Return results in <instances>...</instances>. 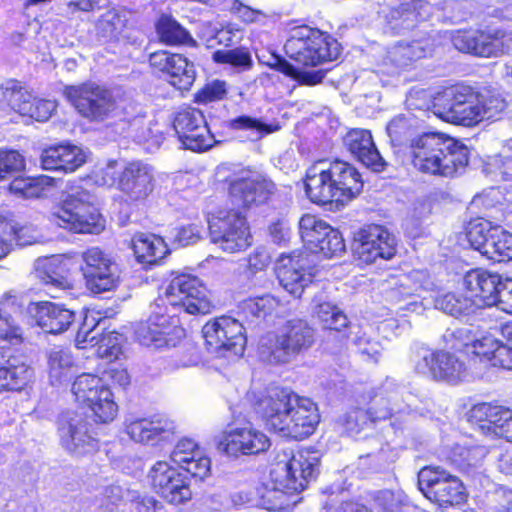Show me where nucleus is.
I'll return each instance as SVG.
<instances>
[{"instance_id":"1","label":"nucleus","mask_w":512,"mask_h":512,"mask_svg":"<svg viewBox=\"0 0 512 512\" xmlns=\"http://www.w3.org/2000/svg\"><path fill=\"white\" fill-rule=\"evenodd\" d=\"M254 410L270 429L297 440L310 436L320 422L317 405L289 388L265 389L257 396Z\"/></svg>"},{"instance_id":"2","label":"nucleus","mask_w":512,"mask_h":512,"mask_svg":"<svg viewBox=\"0 0 512 512\" xmlns=\"http://www.w3.org/2000/svg\"><path fill=\"white\" fill-rule=\"evenodd\" d=\"M320 459L315 452L300 451L272 465L269 475L255 488L259 505L267 510H284L290 497L304 490L319 472Z\"/></svg>"},{"instance_id":"3","label":"nucleus","mask_w":512,"mask_h":512,"mask_svg":"<svg viewBox=\"0 0 512 512\" xmlns=\"http://www.w3.org/2000/svg\"><path fill=\"white\" fill-rule=\"evenodd\" d=\"M506 107L507 102L499 93H476L467 86H452L437 93L432 109L443 121L471 127L498 117Z\"/></svg>"},{"instance_id":"4","label":"nucleus","mask_w":512,"mask_h":512,"mask_svg":"<svg viewBox=\"0 0 512 512\" xmlns=\"http://www.w3.org/2000/svg\"><path fill=\"white\" fill-rule=\"evenodd\" d=\"M416 169L431 175L452 177L468 164V148L440 133H425L411 143Z\"/></svg>"},{"instance_id":"5","label":"nucleus","mask_w":512,"mask_h":512,"mask_svg":"<svg viewBox=\"0 0 512 512\" xmlns=\"http://www.w3.org/2000/svg\"><path fill=\"white\" fill-rule=\"evenodd\" d=\"M314 330L300 319L288 321L277 333H268L259 343L260 358L270 364H285L309 349Z\"/></svg>"},{"instance_id":"6","label":"nucleus","mask_w":512,"mask_h":512,"mask_svg":"<svg viewBox=\"0 0 512 512\" xmlns=\"http://www.w3.org/2000/svg\"><path fill=\"white\" fill-rule=\"evenodd\" d=\"M50 221L74 233L98 234L105 227L94 197L87 191L67 195L52 209Z\"/></svg>"},{"instance_id":"7","label":"nucleus","mask_w":512,"mask_h":512,"mask_svg":"<svg viewBox=\"0 0 512 512\" xmlns=\"http://www.w3.org/2000/svg\"><path fill=\"white\" fill-rule=\"evenodd\" d=\"M284 49L290 59L304 66H317L340 55L336 40L305 25L291 29Z\"/></svg>"},{"instance_id":"8","label":"nucleus","mask_w":512,"mask_h":512,"mask_svg":"<svg viewBox=\"0 0 512 512\" xmlns=\"http://www.w3.org/2000/svg\"><path fill=\"white\" fill-rule=\"evenodd\" d=\"M413 402L414 396L404 387L390 389V383H386L385 395L376 398L368 411L360 408L352 409L339 418V423L347 432L357 433L366 424L368 418L377 421L397 414H408Z\"/></svg>"},{"instance_id":"9","label":"nucleus","mask_w":512,"mask_h":512,"mask_svg":"<svg viewBox=\"0 0 512 512\" xmlns=\"http://www.w3.org/2000/svg\"><path fill=\"white\" fill-rule=\"evenodd\" d=\"M63 94L75 110L91 122H102L119 113V103L112 91L94 82L66 86Z\"/></svg>"},{"instance_id":"10","label":"nucleus","mask_w":512,"mask_h":512,"mask_svg":"<svg viewBox=\"0 0 512 512\" xmlns=\"http://www.w3.org/2000/svg\"><path fill=\"white\" fill-rule=\"evenodd\" d=\"M72 393L79 405L87 407L95 422L109 423L114 420L118 406L109 386L98 376L83 373L72 384Z\"/></svg>"},{"instance_id":"11","label":"nucleus","mask_w":512,"mask_h":512,"mask_svg":"<svg viewBox=\"0 0 512 512\" xmlns=\"http://www.w3.org/2000/svg\"><path fill=\"white\" fill-rule=\"evenodd\" d=\"M183 308L189 314H207L212 304L207 291L197 277L181 274L174 277L165 289L163 296L158 297L154 306Z\"/></svg>"},{"instance_id":"12","label":"nucleus","mask_w":512,"mask_h":512,"mask_svg":"<svg viewBox=\"0 0 512 512\" xmlns=\"http://www.w3.org/2000/svg\"><path fill=\"white\" fill-rule=\"evenodd\" d=\"M418 487L427 499L441 507L460 505L467 497L461 480L438 466L419 471Z\"/></svg>"},{"instance_id":"13","label":"nucleus","mask_w":512,"mask_h":512,"mask_svg":"<svg viewBox=\"0 0 512 512\" xmlns=\"http://www.w3.org/2000/svg\"><path fill=\"white\" fill-rule=\"evenodd\" d=\"M211 241L228 253L245 250L251 245L246 217L238 210L219 212L208 220Z\"/></svg>"},{"instance_id":"14","label":"nucleus","mask_w":512,"mask_h":512,"mask_svg":"<svg viewBox=\"0 0 512 512\" xmlns=\"http://www.w3.org/2000/svg\"><path fill=\"white\" fill-rule=\"evenodd\" d=\"M467 239L471 247L494 262L512 260V234L489 221L478 219L469 223Z\"/></svg>"},{"instance_id":"15","label":"nucleus","mask_w":512,"mask_h":512,"mask_svg":"<svg viewBox=\"0 0 512 512\" xmlns=\"http://www.w3.org/2000/svg\"><path fill=\"white\" fill-rule=\"evenodd\" d=\"M205 345L210 353L240 356L244 353L246 336L243 325L236 319L222 316L208 321L202 328Z\"/></svg>"},{"instance_id":"16","label":"nucleus","mask_w":512,"mask_h":512,"mask_svg":"<svg viewBox=\"0 0 512 512\" xmlns=\"http://www.w3.org/2000/svg\"><path fill=\"white\" fill-rule=\"evenodd\" d=\"M80 270L93 293L115 289L120 282V268L116 261L98 247L81 253Z\"/></svg>"},{"instance_id":"17","label":"nucleus","mask_w":512,"mask_h":512,"mask_svg":"<svg viewBox=\"0 0 512 512\" xmlns=\"http://www.w3.org/2000/svg\"><path fill=\"white\" fill-rule=\"evenodd\" d=\"M353 255L362 264L390 260L396 254L395 237L381 225H368L355 233Z\"/></svg>"},{"instance_id":"18","label":"nucleus","mask_w":512,"mask_h":512,"mask_svg":"<svg viewBox=\"0 0 512 512\" xmlns=\"http://www.w3.org/2000/svg\"><path fill=\"white\" fill-rule=\"evenodd\" d=\"M60 444L68 453L80 457L98 449V439L86 417L78 412H67L59 420Z\"/></svg>"},{"instance_id":"19","label":"nucleus","mask_w":512,"mask_h":512,"mask_svg":"<svg viewBox=\"0 0 512 512\" xmlns=\"http://www.w3.org/2000/svg\"><path fill=\"white\" fill-rule=\"evenodd\" d=\"M275 271L283 289L297 298L314 277V267L309 255L297 251L281 254L276 262Z\"/></svg>"},{"instance_id":"20","label":"nucleus","mask_w":512,"mask_h":512,"mask_svg":"<svg viewBox=\"0 0 512 512\" xmlns=\"http://www.w3.org/2000/svg\"><path fill=\"white\" fill-rule=\"evenodd\" d=\"M433 287L434 283L426 270H413L407 275L393 278L386 296L395 303L406 302L399 307L400 310L420 314L425 309L423 301L419 300L421 292L432 290Z\"/></svg>"},{"instance_id":"21","label":"nucleus","mask_w":512,"mask_h":512,"mask_svg":"<svg viewBox=\"0 0 512 512\" xmlns=\"http://www.w3.org/2000/svg\"><path fill=\"white\" fill-rule=\"evenodd\" d=\"M173 127L185 149L201 152L215 143L203 113L196 108L188 107L179 111L174 118Z\"/></svg>"},{"instance_id":"22","label":"nucleus","mask_w":512,"mask_h":512,"mask_svg":"<svg viewBox=\"0 0 512 512\" xmlns=\"http://www.w3.org/2000/svg\"><path fill=\"white\" fill-rule=\"evenodd\" d=\"M0 102L20 115L40 122L47 121L57 108L55 101L34 97L16 81H8L0 87Z\"/></svg>"},{"instance_id":"23","label":"nucleus","mask_w":512,"mask_h":512,"mask_svg":"<svg viewBox=\"0 0 512 512\" xmlns=\"http://www.w3.org/2000/svg\"><path fill=\"white\" fill-rule=\"evenodd\" d=\"M152 488L171 504H182L191 499L192 492L185 474L167 461H157L148 472Z\"/></svg>"},{"instance_id":"24","label":"nucleus","mask_w":512,"mask_h":512,"mask_svg":"<svg viewBox=\"0 0 512 512\" xmlns=\"http://www.w3.org/2000/svg\"><path fill=\"white\" fill-rule=\"evenodd\" d=\"M453 45L461 52L480 57H497L512 52V34L504 31L463 33L453 38Z\"/></svg>"},{"instance_id":"25","label":"nucleus","mask_w":512,"mask_h":512,"mask_svg":"<svg viewBox=\"0 0 512 512\" xmlns=\"http://www.w3.org/2000/svg\"><path fill=\"white\" fill-rule=\"evenodd\" d=\"M417 358L415 370L419 374L447 382L460 381L465 374L464 363L451 353L421 348Z\"/></svg>"},{"instance_id":"26","label":"nucleus","mask_w":512,"mask_h":512,"mask_svg":"<svg viewBox=\"0 0 512 512\" xmlns=\"http://www.w3.org/2000/svg\"><path fill=\"white\" fill-rule=\"evenodd\" d=\"M473 273H484V271L477 269L467 272L463 278L465 294L446 293L438 296L434 301L435 308L454 317H460L487 307V301H493L491 296H486V293L468 284V277Z\"/></svg>"},{"instance_id":"27","label":"nucleus","mask_w":512,"mask_h":512,"mask_svg":"<svg viewBox=\"0 0 512 512\" xmlns=\"http://www.w3.org/2000/svg\"><path fill=\"white\" fill-rule=\"evenodd\" d=\"M125 429L133 441L156 445L170 441L176 432V425L164 415H153L147 418L127 419Z\"/></svg>"},{"instance_id":"28","label":"nucleus","mask_w":512,"mask_h":512,"mask_svg":"<svg viewBox=\"0 0 512 512\" xmlns=\"http://www.w3.org/2000/svg\"><path fill=\"white\" fill-rule=\"evenodd\" d=\"M34 369L11 348H0V391H21L34 381Z\"/></svg>"},{"instance_id":"29","label":"nucleus","mask_w":512,"mask_h":512,"mask_svg":"<svg viewBox=\"0 0 512 512\" xmlns=\"http://www.w3.org/2000/svg\"><path fill=\"white\" fill-rule=\"evenodd\" d=\"M270 444L267 435L252 426L233 428L224 434L220 442L224 451L233 457L265 452Z\"/></svg>"},{"instance_id":"30","label":"nucleus","mask_w":512,"mask_h":512,"mask_svg":"<svg viewBox=\"0 0 512 512\" xmlns=\"http://www.w3.org/2000/svg\"><path fill=\"white\" fill-rule=\"evenodd\" d=\"M98 323L94 318L85 317L82 326L76 334V345L79 349L87 348L89 344L91 347L97 346L96 354L104 359L113 361L119 358L121 354V335L115 331L109 332L98 339L99 332L97 331Z\"/></svg>"},{"instance_id":"31","label":"nucleus","mask_w":512,"mask_h":512,"mask_svg":"<svg viewBox=\"0 0 512 512\" xmlns=\"http://www.w3.org/2000/svg\"><path fill=\"white\" fill-rule=\"evenodd\" d=\"M470 418L477 422L484 432L512 442V410L509 408L480 403L470 410Z\"/></svg>"},{"instance_id":"32","label":"nucleus","mask_w":512,"mask_h":512,"mask_svg":"<svg viewBox=\"0 0 512 512\" xmlns=\"http://www.w3.org/2000/svg\"><path fill=\"white\" fill-rule=\"evenodd\" d=\"M304 183L306 194L313 203L340 204L335 179L332 178L326 161H319L309 167Z\"/></svg>"},{"instance_id":"33","label":"nucleus","mask_w":512,"mask_h":512,"mask_svg":"<svg viewBox=\"0 0 512 512\" xmlns=\"http://www.w3.org/2000/svg\"><path fill=\"white\" fill-rule=\"evenodd\" d=\"M468 284L478 291L491 296L493 301H487V307L497 306L504 312L512 314V280L504 281L498 274L487 271L484 273H473L468 277Z\"/></svg>"},{"instance_id":"34","label":"nucleus","mask_w":512,"mask_h":512,"mask_svg":"<svg viewBox=\"0 0 512 512\" xmlns=\"http://www.w3.org/2000/svg\"><path fill=\"white\" fill-rule=\"evenodd\" d=\"M29 312L35 323L50 334L63 333L75 320L74 311L58 303H33L29 307Z\"/></svg>"},{"instance_id":"35","label":"nucleus","mask_w":512,"mask_h":512,"mask_svg":"<svg viewBox=\"0 0 512 512\" xmlns=\"http://www.w3.org/2000/svg\"><path fill=\"white\" fill-rule=\"evenodd\" d=\"M118 186L131 201L145 200L154 187L151 168L139 161L127 164L120 174Z\"/></svg>"},{"instance_id":"36","label":"nucleus","mask_w":512,"mask_h":512,"mask_svg":"<svg viewBox=\"0 0 512 512\" xmlns=\"http://www.w3.org/2000/svg\"><path fill=\"white\" fill-rule=\"evenodd\" d=\"M451 3H441L440 0H408L392 6L388 15L390 23L395 22L393 28L413 27L417 20H426L433 9L446 10Z\"/></svg>"},{"instance_id":"37","label":"nucleus","mask_w":512,"mask_h":512,"mask_svg":"<svg viewBox=\"0 0 512 512\" xmlns=\"http://www.w3.org/2000/svg\"><path fill=\"white\" fill-rule=\"evenodd\" d=\"M347 150L363 165L381 171L385 162L375 146L371 132L366 129H351L343 138Z\"/></svg>"},{"instance_id":"38","label":"nucleus","mask_w":512,"mask_h":512,"mask_svg":"<svg viewBox=\"0 0 512 512\" xmlns=\"http://www.w3.org/2000/svg\"><path fill=\"white\" fill-rule=\"evenodd\" d=\"M150 308L149 318L137 324L135 337L144 346L160 348L167 342L166 335L170 328L171 317L168 315V307L157 308L153 303Z\"/></svg>"},{"instance_id":"39","label":"nucleus","mask_w":512,"mask_h":512,"mask_svg":"<svg viewBox=\"0 0 512 512\" xmlns=\"http://www.w3.org/2000/svg\"><path fill=\"white\" fill-rule=\"evenodd\" d=\"M86 162V153L76 145H58L45 149L41 154L44 170L72 173Z\"/></svg>"},{"instance_id":"40","label":"nucleus","mask_w":512,"mask_h":512,"mask_svg":"<svg viewBox=\"0 0 512 512\" xmlns=\"http://www.w3.org/2000/svg\"><path fill=\"white\" fill-rule=\"evenodd\" d=\"M273 188L266 180L237 179L230 184L229 193L234 205L249 208L266 202Z\"/></svg>"},{"instance_id":"41","label":"nucleus","mask_w":512,"mask_h":512,"mask_svg":"<svg viewBox=\"0 0 512 512\" xmlns=\"http://www.w3.org/2000/svg\"><path fill=\"white\" fill-rule=\"evenodd\" d=\"M171 459L194 477L203 479L210 472V459L202 454L192 439H181L172 451Z\"/></svg>"},{"instance_id":"42","label":"nucleus","mask_w":512,"mask_h":512,"mask_svg":"<svg viewBox=\"0 0 512 512\" xmlns=\"http://www.w3.org/2000/svg\"><path fill=\"white\" fill-rule=\"evenodd\" d=\"M330 174L335 179L338 199L341 205L351 201L363 189V180L357 169L351 164L335 160L328 163Z\"/></svg>"},{"instance_id":"43","label":"nucleus","mask_w":512,"mask_h":512,"mask_svg":"<svg viewBox=\"0 0 512 512\" xmlns=\"http://www.w3.org/2000/svg\"><path fill=\"white\" fill-rule=\"evenodd\" d=\"M433 43L429 37L412 41H401L387 51L386 61L396 68H407L414 62L430 56Z\"/></svg>"},{"instance_id":"44","label":"nucleus","mask_w":512,"mask_h":512,"mask_svg":"<svg viewBox=\"0 0 512 512\" xmlns=\"http://www.w3.org/2000/svg\"><path fill=\"white\" fill-rule=\"evenodd\" d=\"M312 315L324 329L341 331L348 326L346 314L332 301L325 290H320L311 301Z\"/></svg>"},{"instance_id":"45","label":"nucleus","mask_w":512,"mask_h":512,"mask_svg":"<svg viewBox=\"0 0 512 512\" xmlns=\"http://www.w3.org/2000/svg\"><path fill=\"white\" fill-rule=\"evenodd\" d=\"M132 249L138 262L156 264L168 253L164 240L149 233H138L132 238Z\"/></svg>"},{"instance_id":"46","label":"nucleus","mask_w":512,"mask_h":512,"mask_svg":"<svg viewBox=\"0 0 512 512\" xmlns=\"http://www.w3.org/2000/svg\"><path fill=\"white\" fill-rule=\"evenodd\" d=\"M47 374L51 385L58 386L72 375L75 361L70 350L55 346L46 351Z\"/></svg>"},{"instance_id":"47","label":"nucleus","mask_w":512,"mask_h":512,"mask_svg":"<svg viewBox=\"0 0 512 512\" xmlns=\"http://www.w3.org/2000/svg\"><path fill=\"white\" fill-rule=\"evenodd\" d=\"M486 454L487 450L483 446L455 445L451 448L447 458L460 470L469 473L472 469L481 466Z\"/></svg>"},{"instance_id":"48","label":"nucleus","mask_w":512,"mask_h":512,"mask_svg":"<svg viewBox=\"0 0 512 512\" xmlns=\"http://www.w3.org/2000/svg\"><path fill=\"white\" fill-rule=\"evenodd\" d=\"M264 63L269 67L292 77L301 85L313 86L322 82L323 78L325 77V72L323 70L302 71L294 67L285 59L276 55H271L270 59Z\"/></svg>"},{"instance_id":"49","label":"nucleus","mask_w":512,"mask_h":512,"mask_svg":"<svg viewBox=\"0 0 512 512\" xmlns=\"http://www.w3.org/2000/svg\"><path fill=\"white\" fill-rule=\"evenodd\" d=\"M279 305V301L270 294L249 297L238 305L239 314L246 319L263 318L272 313Z\"/></svg>"},{"instance_id":"50","label":"nucleus","mask_w":512,"mask_h":512,"mask_svg":"<svg viewBox=\"0 0 512 512\" xmlns=\"http://www.w3.org/2000/svg\"><path fill=\"white\" fill-rule=\"evenodd\" d=\"M126 21L123 11L112 8L98 20L97 34L104 40H117L126 26Z\"/></svg>"},{"instance_id":"51","label":"nucleus","mask_w":512,"mask_h":512,"mask_svg":"<svg viewBox=\"0 0 512 512\" xmlns=\"http://www.w3.org/2000/svg\"><path fill=\"white\" fill-rule=\"evenodd\" d=\"M157 33L160 40L164 43L195 45L191 35L174 19L170 17H161L157 24Z\"/></svg>"},{"instance_id":"52","label":"nucleus","mask_w":512,"mask_h":512,"mask_svg":"<svg viewBox=\"0 0 512 512\" xmlns=\"http://www.w3.org/2000/svg\"><path fill=\"white\" fill-rule=\"evenodd\" d=\"M230 127L234 130L249 131L253 139L256 140L280 130V125L277 122L265 123L261 119L247 115L231 120Z\"/></svg>"},{"instance_id":"53","label":"nucleus","mask_w":512,"mask_h":512,"mask_svg":"<svg viewBox=\"0 0 512 512\" xmlns=\"http://www.w3.org/2000/svg\"><path fill=\"white\" fill-rule=\"evenodd\" d=\"M175 59L174 68L167 76L173 86L186 90L193 84L196 77L194 64L180 54Z\"/></svg>"},{"instance_id":"54","label":"nucleus","mask_w":512,"mask_h":512,"mask_svg":"<svg viewBox=\"0 0 512 512\" xmlns=\"http://www.w3.org/2000/svg\"><path fill=\"white\" fill-rule=\"evenodd\" d=\"M496 168L497 180L504 182V189L509 193V201L512 204V140L506 144L503 155L495 157L491 164Z\"/></svg>"},{"instance_id":"55","label":"nucleus","mask_w":512,"mask_h":512,"mask_svg":"<svg viewBox=\"0 0 512 512\" xmlns=\"http://www.w3.org/2000/svg\"><path fill=\"white\" fill-rule=\"evenodd\" d=\"M212 58L216 63L227 64L239 70H248L252 66L251 55L245 48L217 50Z\"/></svg>"},{"instance_id":"56","label":"nucleus","mask_w":512,"mask_h":512,"mask_svg":"<svg viewBox=\"0 0 512 512\" xmlns=\"http://www.w3.org/2000/svg\"><path fill=\"white\" fill-rule=\"evenodd\" d=\"M375 503L383 512H407L409 508L407 496L402 491H379Z\"/></svg>"},{"instance_id":"57","label":"nucleus","mask_w":512,"mask_h":512,"mask_svg":"<svg viewBox=\"0 0 512 512\" xmlns=\"http://www.w3.org/2000/svg\"><path fill=\"white\" fill-rule=\"evenodd\" d=\"M25 169V159L16 150L0 149V180L13 177Z\"/></svg>"},{"instance_id":"58","label":"nucleus","mask_w":512,"mask_h":512,"mask_svg":"<svg viewBox=\"0 0 512 512\" xmlns=\"http://www.w3.org/2000/svg\"><path fill=\"white\" fill-rule=\"evenodd\" d=\"M328 235L326 239L315 247V250H311L313 253H321L327 258L341 255L345 251V242L341 233L333 228L328 229Z\"/></svg>"},{"instance_id":"59","label":"nucleus","mask_w":512,"mask_h":512,"mask_svg":"<svg viewBox=\"0 0 512 512\" xmlns=\"http://www.w3.org/2000/svg\"><path fill=\"white\" fill-rule=\"evenodd\" d=\"M0 340H6L12 344L22 342V329L13 317L0 308Z\"/></svg>"},{"instance_id":"60","label":"nucleus","mask_w":512,"mask_h":512,"mask_svg":"<svg viewBox=\"0 0 512 512\" xmlns=\"http://www.w3.org/2000/svg\"><path fill=\"white\" fill-rule=\"evenodd\" d=\"M322 221L323 220L311 214H305L300 218L299 233L302 241L309 250L312 245L315 244V238L319 231L318 224L320 225Z\"/></svg>"},{"instance_id":"61","label":"nucleus","mask_w":512,"mask_h":512,"mask_svg":"<svg viewBox=\"0 0 512 512\" xmlns=\"http://www.w3.org/2000/svg\"><path fill=\"white\" fill-rule=\"evenodd\" d=\"M500 344L501 342L491 335L483 336L472 341L470 352L479 357L481 361L485 360L490 363V357L493 356Z\"/></svg>"},{"instance_id":"62","label":"nucleus","mask_w":512,"mask_h":512,"mask_svg":"<svg viewBox=\"0 0 512 512\" xmlns=\"http://www.w3.org/2000/svg\"><path fill=\"white\" fill-rule=\"evenodd\" d=\"M3 232L10 241L13 236L17 245L22 247L32 245L38 241V236L35 235L30 228L21 227L15 229L14 226L7 221H4Z\"/></svg>"},{"instance_id":"63","label":"nucleus","mask_w":512,"mask_h":512,"mask_svg":"<svg viewBox=\"0 0 512 512\" xmlns=\"http://www.w3.org/2000/svg\"><path fill=\"white\" fill-rule=\"evenodd\" d=\"M201 228L195 224L178 227L174 231V243L180 247L193 245L201 238Z\"/></svg>"},{"instance_id":"64","label":"nucleus","mask_w":512,"mask_h":512,"mask_svg":"<svg viewBox=\"0 0 512 512\" xmlns=\"http://www.w3.org/2000/svg\"><path fill=\"white\" fill-rule=\"evenodd\" d=\"M443 338L451 348H459L460 346L471 348L472 341H475L471 330L467 327L456 328L454 330L447 329Z\"/></svg>"}]
</instances>
